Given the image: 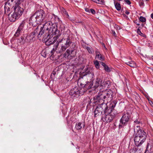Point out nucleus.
<instances>
[{
	"instance_id": "1",
	"label": "nucleus",
	"mask_w": 153,
	"mask_h": 153,
	"mask_svg": "<svg viewBox=\"0 0 153 153\" xmlns=\"http://www.w3.org/2000/svg\"><path fill=\"white\" fill-rule=\"evenodd\" d=\"M55 16L54 15L51 13L48 14L46 17V19L48 21L43 24L42 26H40V30L39 36L43 35L44 32V30H46L45 32L46 34L49 32L51 33L53 32V33H56V34L59 33V30L56 27V25L53 24V18Z\"/></svg>"
},
{
	"instance_id": "2",
	"label": "nucleus",
	"mask_w": 153,
	"mask_h": 153,
	"mask_svg": "<svg viewBox=\"0 0 153 153\" xmlns=\"http://www.w3.org/2000/svg\"><path fill=\"white\" fill-rule=\"evenodd\" d=\"M71 43L69 37L67 39L63 38L61 40L57 41L56 44L54 46V48L51 51V55L50 56V58L51 59L52 58L54 57V54L56 50V52L62 54L70 46Z\"/></svg>"
},
{
	"instance_id": "3",
	"label": "nucleus",
	"mask_w": 153,
	"mask_h": 153,
	"mask_svg": "<svg viewBox=\"0 0 153 153\" xmlns=\"http://www.w3.org/2000/svg\"><path fill=\"white\" fill-rule=\"evenodd\" d=\"M134 141L135 144L141 153L143 150V148L140 146L145 141L147 134L143 130L140 129L139 126H137L134 129Z\"/></svg>"
},
{
	"instance_id": "4",
	"label": "nucleus",
	"mask_w": 153,
	"mask_h": 153,
	"mask_svg": "<svg viewBox=\"0 0 153 153\" xmlns=\"http://www.w3.org/2000/svg\"><path fill=\"white\" fill-rule=\"evenodd\" d=\"M46 30H44V32L43 35L39 36L38 35V38L42 37V38L43 41L45 42L46 45H50L54 43L59 36V30L58 33H53V32L51 33H48L47 34L45 33Z\"/></svg>"
},
{
	"instance_id": "5",
	"label": "nucleus",
	"mask_w": 153,
	"mask_h": 153,
	"mask_svg": "<svg viewBox=\"0 0 153 153\" xmlns=\"http://www.w3.org/2000/svg\"><path fill=\"white\" fill-rule=\"evenodd\" d=\"M45 16L44 11L42 10H39L36 12L30 18L29 21L30 23H32L33 25L41 24Z\"/></svg>"
},
{
	"instance_id": "6",
	"label": "nucleus",
	"mask_w": 153,
	"mask_h": 153,
	"mask_svg": "<svg viewBox=\"0 0 153 153\" xmlns=\"http://www.w3.org/2000/svg\"><path fill=\"white\" fill-rule=\"evenodd\" d=\"M117 114V112L115 110L108 109L107 111L105 112L104 114H102V120L107 123L110 122L113 120Z\"/></svg>"
},
{
	"instance_id": "7",
	"label": "nucleus",
	"mask_w": 153,
	"mask_h": 153,
	"mask_svg": "<svg viewBox=\"0 0 153 153\" xmlns=\"http://www.w3.org/2000/svg\"><path fill=\"white\" fill-rule=\"evenodd\" d=\"M82 75L84 77V79H87L90 83L93 81L94 78L93 70L91 67H86L82 72Z\"/></svg>"
},
{
	"instance_id": "8",
	"label": "nucleus",
	"mask_w": 153,
	"mask_h": 153,
	"mask_svg": "<svg viewBox=\"0 0 153 153\" xmlns=\"http://www.w3.org/2000/svg\"><path fill=\"white\" fill-rule=\"evenodd\" d=\"M131 116L129 113L128 112H124L122 117L120 120V126H126L129 122Z\"/></svg>"
},
{
	"instance_id": "9",
	"label": "nucleus",
	"mask_w": 153,
	"mask_h": 153,
	"mask_svg": "<svg viewBox=\"0 0 153 153\" xmlns=\"http://www.w3.org/2000/svg\"><path fill=\"white\" fill-rule=\"evenodd\" d=\"M84 77H81L78 80L77 84L79 86L84 87L88 89L91 88L93 86V84L89 81H86Z\"/></svg>"
},
{
	"instance_id": "10",
	"label": "nucleus",
	"mask_w": 153,
	"mask_h": 153,
	"mask_svg": "<svg viewBox=\"0 0 153 153\" xmlns=\"http://www.w3.org/2000/svg\"><path fill=\"white\" fill-rule=\"evenodd\" d=\"M40 30V25H39L36 28L33 32L31 33L29 35L26 36V40L29 42H32L35 40V36L37 35L38 36V35L39 34Z\"/></svg>"
},
{
	"instance_id": "11",
	"label": "nucleus",
	"mask_w": 153,
	"mask_h": 153,
	"mask_svg": "<svg viewBox=\"0 0 153 153\" xmlns=\"http://www.w3.org/2000/svg\"><path fill=\"white\" fill-rule=\"evenodd\" d=\"M105 92H104V90L100 91L98 95L94 97L95 101L98 102H106V100L105 98Z\"/></svg>"
},
{
	"instance_id": "12",
	"label": "nucleus",
	"mask_w": 153,
	"mask_h": 153,
	"mask_svg": "<svg viewBox=\"0 0 153 153\" xmlns=\"http://www.w3.org/2000/svg\"><path fill=\"white\" fill-rule=\"evenodd\" d=\"M12 9V10L14 11L13 13L16 14V16H18L20 17L23 13V9L20 7L18 1L13 6Z\"/></svg>"
},
{
	"instance_id": "13",
	"label": "nucleus",
	"mask_w": 153,
	"mask_h": 153,
	"mask_svg": "<svg viewBox=\"0 0 153 153\" xmlns=\"http://www.w3.org/2000/svg\"><path fill=\"white\" fill-rule=\"evenodd\" d=\"M69 94L73 97H77L82 94V89H79L76 87L71 89L69 91Z\"/></svg>"
},
{
	"instance_id": "14",
	"label": "nucleus",
	"mask_w": 153,
	"mask_h": 153,
	"mask_svg": "<svg viewBox=\"0 0 153 153\" xmlns=\"http://www.w3.org/2000/svg\"><path fill=\"white\" fill-rule=\"evenodd\" d=\"M53 24L56 25V27L57 28V29L58 27L61 29V30H62L64 28V26L62 24V22L57 16H55L53 18Z\"/></svg>"
},
{
	"instance_id": "15",
	"label": "nucleus",
	"mask_w": 153,
	"mask_h": 153,
	"mask_svg": "<svg viewBox=\"0 0 153 153\" xmlns=\"http://www.w3.org/2000/svg\"><path fill=\"white\" fill-rule=\"evenodd\" d=\"M105 102H100L101 103V104H99L97 106V107L102 111V112L104 111V114L105 113V112L107 111H108V107L107 105V103L108 102V101Z\"/></svg>"
},
{
	"instance_id": "16",
	"label": "nucleus",
	"mask_w": 153,
	"mask_h": 153,
	"mask_svg": "<svg viewBox=\"0 0 153 153\" xmlns=\"http://www.w3.org/2000/svg\"><path fill=\"white\" fill-rule=\"evenodd\" d=\"M109 84V82L108 81H104L101 83V85L100 86V91L104 90L106 87H108Z\"/></svg>"
},
{
	"instance_id": "17",
	"label": "nucleus",
	"mask_w": 153,
	"mask_h": 153,
	"mask_svg": "<svg viewBox=\"0 0 153 153\" xmlns=\"http://www.w3.org/2000/svg\"><path fill=\"white\" fill-rule=\"evenodd\" d=\"M109 84V82L108 81H104L101 83V85L100 86V91L104 90L106 87H108Z\"/></svg>"
},
{
	"instance_id": "18",
	"label": "nucleus",
	"mask_w": 153,
	"mask_h": 153,
	"mask_svg": "<svg viewBox=\"0 0 153 153\" xmlns=\"http://www.w3.org/2000/svg\"><path fill=\"white\" fill-rule=\"evenodd\" d=\"M16 14L13 13L10 15H9V20L12 22H15L16 19H18L19 18V17L18 16H16Z\"/></svg>"
},
{
	"instance_id": "19",
	"label": "nucleus",
	"mask_w": 153,
	"mask_h": 153,
	"mask_svg": "<svg viewBox=\"0 0 153 153\" xmlns=\"http://www.w3.org/2000/svg\"><path fill=\"white\" fill-rule=\"evenodd\" d=\"M104 92H105V98L106 100V102L108 101V100H109L108 99L112 97L113 94V92L110 90H109L108 91L105 90V91H104Z\"/></svg>"
},
{
	"instance_id": "20",
	"label": "nucleus",
	"mask_w": 153,
	"mask_h": 153,
	"mask_svg": "<svg viewBox=\"0 0 153 153\" xmlns=\"http://www.w3.org/2000/svg\"><path fill=\"white\" fill-rule=\"evenodd\" d=\"M102 81V80L100 78H97L94 87L95 88H98V89L100 90V86L101 85Z\"/></svg>"
},
{
	"instance_id": "21",
	"label": "nucleus",
	"mask_w": 153,
	"mask_h": 153,
	"mask_svg": "<svg viewBox=\"0 0 153 153\" xmlns=\"http://www.w3.org/2000/svg\"><path fill=\"white\" fill-rule=\"evenodd\" d=\"M102 111L97 107L94 111V116L97 117L101 115L102 113Z\"/></svg>"
},
{
	"instance_id": "22",
	"label": "nucleus",
	"mask_w": 153,
	"mask_h": 153,
	"mask_svg": "<svg viewBox=\"0 0 153 153\" xmlns=\"http://www.w3.org/2000/svg\"><path fill=\"white\" fill-rule=\"evenodd\" d=\"M117 104V102L115 101H112L110 102V104L109 106V108H108V109L111 110L112 109L115 110L114 109V108L116 106Z\"/></svg>"
},
{
	"instance_id": "23",
	"label": "nucleus",
	"mask_w": 153,
	"mask_h": 153,
	"mask_svg": "<svg viewBox=\"0 0 153 153\" xmlns=\"http://www.w3.org/2000/svg\"><path fill=\"white\" fill-rule=\"evenodd\" d=\"M95 58L101 61H103L104 60V57L99 52H96Z\"/></svg>"
},
{
	"instance_id": "24",
	"label": "nucleus",
	"mask_w": 153,
	"mask_h": 153,
	"mask_svg": "<svg viewBox=\"0 0 153 153\" xmlns=\"http://www.w3.org/2000/svg\"><path fill=\"white\" fill-rule=\"evenodd\" d=\"M126 64L132 68H135L137 67L135 62L132 61H131L126 62Z\"/></svg>"
},
{
	"instance_id": "25",
	"label": "nucleus",
	"mask_w": 153,
	"mask_h": 153,
	"mask_svg": "<svg viewBox=\"0 0 153 153\" xmlns=\"http://www.w3.org/2000/svg\"><path fill=\"white\" fill-rule=\"evenodd\" d=\"M26 22V20H23L19 25L18 29L23 31L24 27L25 25Z\"/></svg>"
},
{
	"instance_id": "26",
	"label": "nucleus",
	"mask_w": 153,
	"mask_h": 153,
	"mask_svg": "<svg viewBox=\"0 0 153 153\" xmlns=\"http://www.w3.org/2000/svg\"><path fill=\"white\" fill-rule=\"evenodd\" d=\"M82 126L83 127H84L85 125L84 124H83L82 123L79 122L76 123L75 127L77 130H81Z\"/></svg>"
},
{
	"instance_id": "27",
	"label": "nucleus",
	"mask_w": 153,
	"mask_h": 153,
	"mask_svg": "<svg viewBox=\"0 0 153 153\" xmlns=\"http://www.w3.org/2000/svg\"><path fill=\"white\" fill-rule=\"evenodd\" d=\"M70 50L69 49H67L65 53L63 54V56L65 58L69 59L71 56L70 53Z\"/></svg>"
},
{
	"instance_id": "28",
	"label": "nucleus",
	"mask_w": 153,
	"mask_h": 153,
	"mask_svg": "<svg viewBox=\"0 0 153 153\" xmlns=\"http://www.w3.org/2000/svg\"><path fill=\"white\" fill-rule=\"evenodd\" d=\"M115 8L118 11H120L121 10V7L120 4L118 2H115V1L114 2Z\"/></svg>"
},
{
	"instance_id": "29",
	"label": "nucleus",
	"mask_w": 153,
	"mask_h": 153,
	"mask_svg": "<svg viewBox=\"0 0 153 153\" xmlns=\"http://www.w3.org/2000/svg\"><path fill=\"white\" fill-rule=\"evenodd\" d=\"M134 123L135 126L134 129H135V128H136V126H138V125H138V124L140 125V124H141V123H140V121H138L137 120H136L135 121H134ZM140 126V129H142L140 127V126Z\"/></svg>"
},
{
	"instance_id": "30",
	"label": "nucleus",
	"mask_w": 153,
	"mask_h": 153,
	"mask_svg": "<svg viewBox=\"0 0 153 153\" xmlns=\"http://www.w3.org/2000/svg\"><path fill=\"white\" fill-rule=\"evenodd\" d=\"M94 63L95 65V67L97 69H98L99 68V62L96 60L94 62Z\"/></svg>"
},
{
	"instance_id": "31",
	"label": "nucleus",
	"mask_w": 153,
	"mask_h": 153,
	"mask_svg": "<svg viewBox=\"0 0 153 153\" xmlns=\"http://www.w3.org/2000/svg\"><path fill=\"white\" fill-rule=\"evenodd\" d=\"M22 31L17 29V30L16 32V33L14 34V36H19L20 34Z\"/></svg>"
},
{
	"instance_id": "32",
	"label": "nucleus",
	"mask_w": 153,
	"mask_h": 153,
	"mask_svg": "<svg viewBox=\"0 0 153 153\" xmlns=\"http://www.w3.org/2000/svg\"><path fill=\"white\" fill-rule=\"evenodd\" d=\"M86 49L89 53H94V50L91 48L87 47L86 48Z\"/></svg>"
},
{
	"instance_id": "33",
	"label": "nucleus",
	"mask_w": 153,
	"mask_h": 153,
	"mask_svg": "<svg viewBox=\"0 0 153 153\" xmlns=\"http://www.w3.org/2000/svg\"><path fill=\"white\" fill-rule=\"evenodd\" d=\"M139 4L140 6L142 7H143L145 5L143 1L142 0H140L139 2Z\"/></svg>"
},
{
	"instance_id": "34",
	"label": "nucleus",
	"mask_w": 153,
	"mask_h": 153,
	"mask_svg": "<svg viewBox=\"0 0 153 153\" xmlns=\"http://www.w3.org/2000/svg\"><path fill=\"white\" fill-rule=\"evenodd\" d=\"M139 20L140 22H145L146 21V18L142 16H141L140 17Z\"/></svg>"
},
{
	"instance_id": "35",
	"label": "nucleus",
	"mask_w": 153,
	"mask_h": 153,
	"mask_svg": "<svg viewBox=\"0 0 153 153\" xmlns=\"http://www.w3.org/2000/svg\"><path fill=\"white\" fill-rule=\"evenodd\" d=\"M96 3L101 4H103L104 3V1L103 0H97Z\"/></svg>"
},
{
	"instance_id": "36",
	"label": "nucleus",
	"mask_w": 153,
	"mask_h": 153,
	"mask_svg": "<svg viewBox=\"0 0 153 153\" xmlns=\"http://www.w3.org/2000/svg\"><path fill=\"white\" fill-rule=\"evenodd\" d=\"M104 69L106 72H109L110 71V68L107 65H106V66L104 67Z\"/></svg>"
},
{
	"instance_id": "37",
	"label": "nucleus",
	"mask_w": 153,
	"mask_h": 153,
	"mask_svg": "<svg viewBox=\"0 0 153 153\" xmlns=\"http://www.w3.org/2000/svg\"><path fill=\"white\" fill-rule=\"evenodd\" d=\"M133 149L134 150V151H135V153H140L137 147H134Z\"/></svg>"
},
{
	"instance_id": "38",
	"label": "nucleus",
	"mask_w": 153,
	"mask_h": 153,
	"mask_svg": "<svg viewBox=\"0 0 153 153\" xmlns=\"http://www.w3.org/2000/svg\"><path fill=\"white\" fill-rule=\"evenodd\" d=\"M91 12L93 14H95L96 12L93 9H91L89 10V13Z\"/></svg>"
},
{
	"instance_id": "39",
	"label": "nucleus",
	"mask_w": 153,
	"mask_h": 153,
	"mask_svg": "<svg viewBox=\"0 0 153 153\" xmlns=\"http://www.w3.org/2000/svg\"><path fill=\"white\" fill-rule=\"evenodd\" d=\"M125 1L128 5H130L131 4V2L129 0H124Z\"/></svg>"
},
{
	"instance_id": "40",
	"label": "nucleus",
	"mask_w": 153,
	"mask_h": 153,
	"mask_svg": "<svg viewBox=\"0 0 153 153\" xmlns=\"http://www.w3.org/2000/svg\"><path fill=\"white\" fill-rule=\"evenodd\" d=\"M137 33H138L140 35H141V34H143V33L140 31L139 28H138L137 29Z\"/></svg>"
},
{
	"instance_id": "41",
	"label": "nucleus",
	"mask_w": 153,
	"mask_h": 153,
	"mask_svg": "<svg viewBox=\"0 0 153 153\" xmlns=\"http://www.w3.org/2000/svg\"><path fill=\"white\" fill-rule=\"evenodd\" d=\"M111 31H112V33L113 34V35L115 37H116L117 36V34L115 33V31L114 30H112Z\"/></svg>"
},
{
	"instance_id": "42",
	"label": "nucleus",
	"mask_w": 153,
	"mask_h": 153,
	"mask_svg": "<svg viewBox=\"0 0 153 153\" xmlns=\"http://www.w3.org/2000/svg\"><path fill=\"white\" fill-rule=\"evenodd\" d=\"M130 153H135V151L133 149H131L130 150Z\"/></svg>"
},
{
	"instance_id": "43",
	"label": "nucleus",
	"mask_w": 153,
	"mask_h": 153,
	"mask_svg": "<svg viewBox=\"0 0 153 153\" xmlns=\"http://www.w3.org/2000/svg\"><path fill=\"white\" fill-rule=\"evenodd\" d=\"M64 13L66 15L67 17H68L69 16L68 14V12L66 11L65 10L64 12Z\"/></svg>"
},
{
	"instance_id": "44",
	"label": "nucleus",
	"mask_w": 153,
	"mask_h": 153,
	"mask_svg": "<svg viewBox=\"0 0 153 153\" xmlns=\"http://www.w3.org/2000/svg\"><path fill=\"white\" fill-rule=\"evenodd\" d=\"M101 64L104 67L106 65L105 63L103 62H102L101 63Z\"/></svg>"
},
{
	"instance_id": "45",
	"label": "nucleus",
	"mask_w": 153,
	"mask_h": 153,
	"mask_svg": "<svg viewBox=\"0 0 153 153\" xmlns=\"http://www.w3.org/2000/svg\"><path fill=\"white\" fill-rule=\"evenodd\" d=\"M125 13L127 15H128L129 14V12L128 11H126L125 12Z\"/></svg>"
},
{
	"instance_id": "46",
	"label": "nucleus",
	"mask_w": 153,
	"mask_h": 153,
	"mask_svg": "<svg viewBox=\"0 0 153 153\" xmlns=\"http://www.w3.org/2000/svg\"><path fill=\"white\" fill-rule=\"evenodd\" d=\"M114 27H115V28H117V29H118V27H119V26H118V25H115V26H114Z\"/></svg>"
},
{
	"instance_id": "47",
	"label": "nucleus",
	"mask_w": 153,
	"mask_h": 153,
	"mask_svg": "<svg viewBox=\"0 0 153 153\" xmlns=\"http://www.w3.org/2000/svg\"><path fill=\"white\" fill-rule=\"evenodd\" d=\"M151 17L152 19H153V13L151 14Z\"/></svg>"
},
{
	"instance_id": "48",
	"label": "nucleus",
	"mask_w": 153,
	"mask_h": 153,
	"mask_svg": "<svg viewBox=\"0 0 153 153\" xmlns=\"http://www.w3.org/2000/svg\"><path fill=\"white\" fill-rule=\"evenodd\" d=\"M85 11L87 12H88L89 13V9H86Z\"/></svg>"
},
{
	"instance_id": "49",
	"label": "nucleus",
	"mask_w": 153,
	"mask_h": 153,
	"mask_svg": "<svg viewBox=\"0 0 153 153\" xmlns=\"http://www.w3.org/2000/svg\"><path fill=\"white\" fill-rule=\"evenodd\" d=\"M135 23L137 25H140V24L139 23H138L137 22H135Z\"/></svg>"
},
{
	"instance_id": "50",
	"label": "nucleus",
	"mask_w": 153,
	"mask_h": 153,
	"mask_svg": "<svg viewBox=\"0 0 153 153\" xmlns=\"http://www.w3.org/2000/svg\"><path fill=\"white\" fill-rule=\"evenodd\" d=\"M149 153H153V150L152 152H150V151Z\"/></svg>"
},
{
	"instance_id": "51",
	"label": "nucleus",
	"mask_w": 153,
	"mask_h": 153,
	"mask_svg": "<svg viewBox=\"0 0 153 153\" xmlns=\"http://www.w3.org/2000/svg\"><path fill=\"white\" fill-rule=\"evenodd\" d=\"M147 148H148V147H147ZM147 149H146V150L145 153H146V152L147 151Z\"/></svg>"
},
{
	"instance_id": "52",
	"label": "nucleus",
	"mask_w": 153,
	"mask_h": 153,
	"mask_svg": "<svg viewBox=\"0 0 153 153\" xmlns=\"http://www.w3.org/2000/svg\"><path fill=\"white\" fill-rule=\"evenodd\" d=\"M144 1H148L149 0H144Z\"/></svg>"
},
{
	"instance_id": "53",
	"label": "nucleus",
	"mask_w": 153,
	"mask_h": 153,
	"mask_svg": "<svg viewBox=\"0 0 153 153\" xmlns=\"http://www.w3.org/2000/svg\"><path fill=\"white\" fill-rule=\"evenodd\" d=\"M13 0H11V2H12L13 1Z\"/></svg>"
},
{
	"instance_id": "54",
	"label": "nucleus",
	"mask_w": 153,
	"mask_h": 153,
	"mask_svg": "<svg viewBox=\"0 0 153 153\" xmlns=\"http://www.w3.org/2000/svg\"><path fill=\"white\" fill-rule=\"evenodd\" d=\"M148 146H149V144H148Z\"/></svg>"
}]
</instances>
